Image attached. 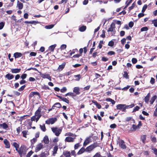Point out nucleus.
I'll list each match as a JSON object with an SVG mask.
<instances>
[{"label": "nucleus", "instance_id": "nucleus-30", "mask_svg": "<svg viewBox=\"0 0 157 157\" xmlns=\"http://www.w3.org/2000/svg\"><path fill=\"white\" fill-rule=\"evenodd\" d=\"M38 94V93L37 92H31L29 95V97L30 98L33 97L34 95Z\"/></svg>", "mask_w": 157, "mask_h": 157}, {"label": "nucleus", "instance_id": "nucleus-56", "mask_svg": "<svg viewBox=\"0 0 157 157\" xmlns=\"http://www.w3.org/2000/svg\"><path fill=\"white\" fill-rule=\"evenodd\" d=\"M132 63H136L137 62V60L136 58H133L132 60Z\"/></svg>", "mask_w": 157, "mask_h": 157}, {"label": "nucleus", "instance_id": "nucleus-55", "mask_svg": "<svg viewBox=\"0 0 157 157\" xmlns=\"http://www.w3.org/2000/svg\"><path fill=\"white\" fill-rule=\"evenodd\" d=\"M115 54V52L113 51H109L108 53V54L109 56H111L112 55H114Z\"/></svg>", "mask_w": 157, "mask_h": 157}, {"label": "nucleus", "instance_id": "nucleus-4", "mask_svg": "<svg viewBox=\"0 0 157 157\" xmlns=\"http://www.w3.org/2000/svg\"><path fill=\"white\" fill-rule=\"evenodd\" d=\"M97 144H92L87 147L86 149V151L90 152L93 149L97 147Z\"/></svg>", "mask_w": 157, "mask_h": 157}, {"label": "nucleus", "instance_id": "nucleus-15", "mask_svg": "<svg viewBox=\"0 0 157 157\" xmlns=\"http://www.w3.org/2000/svg\"><path fill=\"white\" fill-rule=\"evenodd\" d=\"M115 28V24L114 23H112L110 27L108 30V32H113Z\"/></svg>", "mask_w": 157, "mask_h": 157}, {"label": "nucleus", "instance_id": "nucleus-40", "mask_svg": "<svg viewBox=\"0 0 157 157\" xmlns=\"http://www.w3.org/2000/svg\"><path fill=\"white\" fill-rule=\"evenodd\" d=\"M1 126L2 127L5 129H6L8 127V125L5 123H3L2 124H1Z\"/></svg>", "mask_w": 157, "mask_h": 157}, {"label": "nucleus", "instance_id": "nucleus-2", "mask_svg": "<svg viewBox=\"0 0 157 157\" xmlns=\"http://www.w3.org/2000/svg\"><path fill=\"white\" fill-rule=\"evenodd\" d=\"M51 129L53 132L57 136H58L60 134L62 131V129L57 127H52L51 128Z\"/></svg>", "mask_w": 157, "mask_h": 157}, {"label": "nucleus", "instance_id": "nucleus-42", "mask_svg": "<svg viewBox=\"0 0 157 157\" xmlns=\"http://www.w3.org/2000/svg\"><path fill=\"white\" fill-rule=\"evenodd\" d=\"M147 5H145L143 7L142 10V13H144L146 10L147 9Z\"/></svg>", "mask_w": 157, "mask_h": 157}, {"label": "nucleus", "instance_id": "nucleus-27", "mask_svg": "<svg viewBox=\"0 0 157 157\" xmlns=\"http://www.w3.org/2000/svg\"><path fill=\"white\" fill-rule=\"evenodd\" d=\"M12 145L15 148L17 151L18 150V148L19 147V145L16 143L14 142L12 144Z\"/></svg>", "mask_w": 157, "mask_h": 157}, {"label": "nucleus", "instance_id": "nucleus-34", "mask_svg": "<svg viewBox=\"0 0 157 157\" xmlns=\"http://www.w3.org/2000/svg\"><path fill=\"white\" fill-rule=\"evenodd\" d=\"M106 100L107 101L111 102L112 104L113 105L114 104L115 102L114 100L110 98H106Z\"/></svg>", "mask_w": 157, "mask_h": 157}, {"label": "nucleus", "instance_id": "nucleus-48", "mask_svg": "<svg viewBox=\"0 0 157 157\" xmlns=\"http://www.w3.org/2000/svg\"><path fill=\"white\" fill-rule=\"evenodd\" d=\"M135 3H133L131 6L129 7V8H128V9L129 10H131L135 6Z\"/></svg>", "mask_w": 157, "mask_h": 157}, {"label": "nucleus", "instance_id": "nucleus-10", "mask_svg": "<svg viewBox=\"0 0 157 157\" xmlns=\"http://www.w3.org/2000/svg\"><path fill=\"white\" fill-rule=\"evenodd\" d=\"M43 147V145L41 143H39L36 146L35 151L37 152L42 149Z\"/></svg>", "mask_w": 157, "mask_h": 157}, {"label": "nucleus", "instance_id": "nucleus-37", "mask_svg": "<svg viewBox=\"0 0 157 157\" xmlns=\"http://www.w3.org/2000/svg\"><path fill=\"white\" fill-rule=\"evenodd\" d=\"M63 154L65 157H70V153L69 151H66Z\"/></svg>", "mask_w": 157, "mask_h": 157}, {"label": "nucleus", "instance_id": "nucleus-28", "mask_svg": "<svg viewBox=\"0 0 157 157\" xmlns=\"http://www.w3.org/2000/svg\"><path fill=\"white\" fill-rule=\"evenodd\" d=\"M65 136H72V137H76V136L74 134H73L71 132H67L66 133L65 135Z\"/></svg>", "mask_w": 157, "mask_h": 157}, {"label": "nucleus", "instance_id": "nucleus-20", "mask_svg": "<svg viewBox=\"0 0 157 157\" xmlns=\"http://www.w3.org/2000/svg\"><path fill=\"white\" fill-rule=\"evenodd\" d=\"M11 71L12 73H18L20 72L21 71V69H11Z\"/></svg>", "mask_w": 157, "mask_h": 157}, {"label": "nucleus", "instance_id": "nucleus-43", "mask_svg": "<svg viewBox=\"0 0 157 157\" xmlns=\"http://www.w3.org/2000/svg\"><path fill=\"white\" fill-rule=\"evenodd\" d=\"M135 106V105L134 104H132L131 105H125V107H126V109H127L128 108H131Z\"/></svg>", "mask_w": 157, "mask_h": 157}, {"label": "nucleus", "instance_id": "nucleus-7", "mask_svg": "<svg viewBox=\"0 0 157 157\" xmlns=\"http://www.w3.org/2000/svg\"><path fill=\"white\" fill-rule=\"evenodd\" d=\"M56 121V118H51L46 120L45 121V122L46 124H53Z\"/></svg>", "mask_w": 157, "mask_h": 157}, {"label": "nucleus", "instance_id": "nucleus-51", "mask_svg": "<svg viewBox=\"0 0 157 157\" xmlns=\"http://www.w3.org/2000/svg\"><path fill=\"white\" fill-rule=\"evenodd\" d=\"M139 109H140V107L138 106H137L134 108L133 110V112H135L138 110Z\"/></svg>", "mask_w": 157, "mask_h": 157}, {"label": "nucleus", "instance_id": "nucleus-49", "mask_svg": "<svg viewBox=\"0 0 157 157\" xmlns=\"http://www.w3.org/2000/svg\"><path fill=\"white\" fill-rule=\"evenodd\" d=\"M67 45L66 44H62L61 46L60 49L61 50H63L66 48Z\"/></svg>", "mask_w": 157, "mask_h": 157}, {"label": "nucleus", "instance_id": "nucleus-38", "mask_svg": "<svg viewBox=\"0 0 157 157\" xmlns=\"http://www.w3.org/2000/svg\"><path fill=\"white\" fill-rule=\"evenodd\" d=\"M37 141L36 138H33V139L31 140V144L33 145Z\"/></svg>", "mask_w": 157, "mask_h": 157}, {"label": "nucleus", "instance_id": "nucleus-39", "mask_svg": "<svg viewBox=\"0 0 157 157\" xmlns=\"http://www.w3.org/2000/svg\"><path fill=\"white\" fill-rule=\"evenodd\" d=\"M53 106L57 108H60L61 107V105L60 103L57 102Z\"/></svg>", "mask_w": 157, "mask_h": 157}, {"label": "nucleus", "instance_id": "nucleus-59", "mask_svg": "<svg viewBox=\"0 0 157 157\" xmlns=\"http://www.w3.org/2000/svg\"><path fill=\"white\" fill-rule=\"evenodd\" d=\"M155 79L152 77L151 78V79L150 80L151 83V84H153L155 83Z\"/></svg>", "mask_w": 157, "mask_h": 157}, {"label": "nucleus", "instance_id": "nucleus-24", "mask_svg": "<svg viewBox=\"0 0 157 157\" xmlns=\"http://www.w3.org/2000/svg\"><path fill=\"white\" fill-rule=\"evenodd\" d=\"M157 98V96L156 95H155L153 96L151 99L150 101V102L151 104H152L155 100Z\"/></svg>", "mask_w": 157, "mask_h": 157}, {"label": "nucleus", "instance_id": "nucleus-36", "mask_svg": "<svg viewBox=\"0 0 157 157\" xmlns=\"http://www.w3.org/2000/svg\"><path fill=\"white\" fill-rule=\"evenodd\" d=\"M40 128L41 129L43 132H45L46 130V128H45V126L44 124L43 125H40Z\"/></svg>", "mask_w": 157, "mask_h": 157}, {"label": "nucleus", "instance_id": "nucleus-22", "mask_svg": "<svg viewBox=\"0 0 157 157\" xmlns=\"http://www.w3.org/2000/svg\"><path fill=\"white\" fill-rule=\"evenodd\" d=\"M43 141L44 142L45 144H47L49 142V140L48 139V138L47 136H45L43 139Z\"/></svg>", "mask_w": 157, "mask_h": 157}, {"label": "nucleus", "instance_id": "nucleus-16", "mask_svg": "<svg viewBox=\"0 0 157 157\" xmlns=\"http://www.w3.org/2000/svg\"><path fill=\"white\" fill-rule=\"evenodd\" d=\"M22 55L21 53L16 52L14 54L13 56L15 58H17L21 57Z\"/></svg>", "mask_w": 157, "mask_h": 157}, {"label": "nucleus", "instance_id": "nucleus-29", "mask_svg": "<svg viewBox=\"0 0 157 157\" xmlns=\"http://www.w3.org/2000/svg\"><path fill=\"white\" fill-rule=\"evenodd\" d=\"M93 102L94 104L96 105V106L98 109H100L101 108V105L99 104L97 101H93Z\"/></svg>", "mask_w": 157, "mask_h": 157}, {"label": "nucleus", "instance_id": "nucleus-23", "mask_svg": "<svg viewBox=\"0 0 157 157\" xmlns=\"http://www.w3.org/2000/svg\"><path fill=\"white\" fill-rule=\"evenodd\" d=\"M90 142V139L89 138H87L86 139L84 143H83V145L84 146H86Z\"/></svg>", "mask_w": 157, "mask_h": 157}, {"label": "nucleus", "instance_id": "nucleus-50", "mask_svg": "<svg viewBox=\"0 0 157 157\" xmlns=\"http://www.w3.org/2000/svg\"><path fill=\"white\" fill-rule=\"evenodd\" d=\"M67 90V88L65 87H64L61 89L60 91L62 93H63L65 92Z\"/></svg>", "mask_w": 157, "mask_h": 157}, {"label": "nucleus", "instance_id": "nucleus-9", "mask_svg": "<svg viewBox=\"0 0 157 157\" xmlns=\"http://www.w3.org/2000/svg\"><path fill=\"white\" fill-rule=\"evenodd\" d=\"M76 137H71L69 136L67 137L65 139V141L67 142H73L75 139Z\"/></svg>", "mask_w": 157, "mask_h": 157}, {"label": "nucleus", "instance_id": "nucleus-60", "mask_svg": "<svg viewBox=\"0 0 157 157\" xmlns=\"http://www.w3.org/2000/svg\"><path fill=\"white\" fill-rule=\"evenodd\" d=\"M132 128L134 130H136V129L139 128L138 126L136 125H135L133 124L132 126Z\"/></svg>", "mask_w": 157, "mask_h": 157}, {"label": "nucleus", "instance_id": "nucleus-6", "mask_svg": "<svg viewBox=\"0 0 157 157\" xmlns=\"http://www.w3.org/2000/svg\"><path fill=\"white\" fill-rule=\"evenodd\" d=\"M117 142L119 143L120 147L124 149L126 148V146L123 140L119 139V141H117Z\"/></svg>", "mask_w": 157, "mask_h": 157}, {"label": "nucleus", "instance_id": "nucleus-13", "mask_svg": "<svg viewBox=\"0 0 157 157\" xmlns=\"http://www.w3.org/2000/svg\"><path fill=\"white\" fill-rule=\"evenodd\" d=\"M17 6L18 7L19 9L21 10L23 8V5L22 3L18 0L17 1Z\"/></svg>", "mask_w": 157, "mask_h": 157}, {"label": "nucleus", "instance_id": "nucleus-61", "mask_svg": "<svg viewBox=\"0 0 157 157\" xmlns=\"http://www.w3.org/2000/svg\"><path fill=\"white\" fill-rule=\"evenodd\" d=\"M27 75L25 74H24L21 76V78L22 79H24L26 78Z\"/></svg>", "mask_w": 157, "mask_h": 157}, {"label": "nucleus", "instance_id": "nucleus-64", "mask_svg": "<svg viewBox=\"0 0 157 157\" xmlns=\"http://www.w3.org/2000/svg\"><path fill=\"white\" fill-rule=\"evenodd\" d=\"M125 34V32L123 31H121L120 32V35L121 36H123Z\"/></svg>", "mask_w": 157, "mask_h": 157}, {"label": "nucleus", "instance_id": "nucleus-57", "mask_svg": "<svg viewBox=\"0 0 157 157\" xmlns=\"http://www.w3.org/2000/svg\"><path fill=\"white\" fill-rule=\"evenodd\" d=\"M25 85H23L21 86L20 88H19L18 89V91H20L23 90L25 88Z\"/></svg>", "mask_w": 157, "mask_h": 157}, {"label": "nucleus", "instance_id": "nucleus-46", "mask_svg": "<svg viewBox=\"0 0 157 157\" xmlns=\"http://www.w3.org/2000/svg\"><path fill=\"white\" fill-rule=\"evenodd\" d=\"M114 42L113 41H111L109 42L108 45L109 46L112 47L114 45Z\"/></svg>", "mask_w": 157, "mask_h": 157}, {"label": "nucleus", "instance_id": "nucleus-5", "mask_svg": "<svg viewBox=\"0 0 157 157\" xmlns=\"http://www.w3.org/2000/svg\"><path fill=\"white\" fill-rule=\"evenodd\" d=\"M40 76L44 78H47L50 81H51V77L49 74L47 73L43 74L41 72H39Z\"/></svg>", "mask_w": 157, "mask_h": 157}, {"label": "nucleus", "instance_id": "nucleus-41", "mask_svg": "<svg viewBox=\"0 0 157 157\" xmlns=\"http://www.w3.org/2000/svg\"><path fill=\"white\" fill-rule=\"evenodd\" d=\"M148 30V28L146 27H142L140 31L141 32L147 31Z\"/></svg>", "mask_w": 157, "mask_h": 157}, {"label": "nucleus", "instance_id": "nucleus-26", "mask_svg": "<svg viewBox=\"0 0 157 157\" xmlns=\"http://www.w3.org/2000/svg\"><path fill=\"white\" fill-rule=\"evenodd\" d=\"M74 77L76 78L75 80L76 81H79L80 79L81 78V76L80 74H79L76 75H75L74 76Z\"/></svg>", "mask_w": 157, "mask_h": 157}, {"label": "nucleus", "instance_id": "nucleus-18", "mask_svg": "<svg viewBox=\"0 0 157 157\" xmlns=\"http://www.w3.org/2000/svg\"><path fill=\"white\" fill-rule=\"evenodd\" d=\"M6 78L8 80H11L14 78V76L12 74L9 73L6 75Z\"/></svg>", "mask_w": 157, "mask_h": 157}, {"label": "nucleus", "instance_id": "nucleus-21", "mask_svg": "<svg viewBox=\"0 0 157 157\" xmlns=\"http://www.w3.org/2000/svg\"><path fill=\"white\" fill-rule=\"evenodd\" d=\"M56 46V44L52 45L49 47L48 49L50 51L52 52L54 50V49H55Z\"/></svg>", "mask_w": 157, "mask_h": 157}, {"label": "nucleus", "instance_id": "nucleus-11", "mask_svg": "<svg viewBox=\"0 0 157 157\" xmlns=\"http://www.w3.org/2000/svg\"><path fill=\"white\" fill-rule=\"evenodd\" d=\"M3 142L5 145V147L7 148H9L10 147V144L9 141L6 139H5L3 140Z\"/></svg>", "mask_w": 157, "mask_h": 157}, {"label": "nucleus", "instance_id": "nucleus-14", "mask_svg": "<svg viewBox=\"0 0 157 157\" xmlns=\"http://www.w3.org/2000/svg\"><path fill=\"white\" fill-rule=\"evenodd\" d=\"M58 149V147L57 146H55L53 148V151H52V155L53 156H55L56 154L57 153V151Z\"/></svg>", "mask_w": 157, "mask_h": 157}, {"label": "nucleus", "instance_id": "nucleus-25", "mask_svg": "<svg viewBox=\"0 0 157 157\" xmlns=\"http://www.w3.org/2000/svg\"><path fill=\"white\" fill-rule=\"evenodd\" d=\"M85 151H86V149L82 147L79 151L78 153V155L81 154L83 153Z\"/></svg>", "mask_w": 157, "mask_h": 157}, {"label": "nucleus", "instance_id": "nucleus-54", "mask_svg": "<svg viewBox=\"0 0 157 157\" xmlns=\"http://www.w3.org/2000/svg\"><path fill=\"white\" fill-rule=\"evenodd\" d=\"M33 152L32 151H30L27 155V157H30L33 154Z\"/></svg>", "mask_w": 157, "mask_h": 157}, {"label": "nucleus", "instance_id": "nucleus-33", "mask_svg": "<svg viewBox=\"0 0 157 157\" xmlns=\"http://www.w3.org/2000/svg\"><path fill=\"white\" fill-rule=\"evenodd\" d=\"M146 136L145 135H143L141 136V140L144 143H145V140L146 139Z\"/></svg>", "mask_w": 157, "mask_h": 157}, {"label": "nucleus", "instance_id": "nucleus-35", "mask_svg": "<svg viewBox=\"0 0 157 157\" xmlns=\"http://www.w3.org/2000/svg\"><path fill=\"white\" fill-rule=\"evenodd\" d=\"M54 26V25H46L45 28L47 29H50L52 28Z\"/></svg>", "mask_w": 157, "mask_h": 157}, {"label": "nucleus", "instance_id": "nucleus-12", "mask_svg": "<svg viewBox=\"0 0 157 157\" xmlns=\"http://www.w3.org/2000/svg\"><path fill=\"white\" fill-rule=\"evenodd\" d=\"M80 88L78 87H75L74 88L73 91L76 95H79L80 94Z\"/></svg>", "mask_w": 157, "mask_h": 157}, {"label": "nucleus", "instance_id": "nucleus-45", "mask_svg": "<svg viewBox=\"0 0 157 157\" xmlns=\"http://www.w3.org/2000/svg\"><path fill=\"white\" fill-rule=\"evenodd\" d=\"M152 22L153 24H154V25L155 26L157 27V21L155 20H153L152 21Z\"/></svg>", "mask_w": 157, "mask_h": 157}, {"label": "nucleus", "instance_id": "nucleus-1", "mask_svg": "<svg viewBox=\"0 0 157 157\" xmlns=\"http://www.w3.org/2000/svg\"><path fill=\"white\" fill-rule=\"evenodd\" d=\"M27 150L26 147L23 145L21 146L19 149H18L17 151L19 153L20 156L22 157L23 155H25L26 154Z\"/></svg>", "mask_w": 157, "mask_h": 157}, {"label": "nucleus", "instance_id": "nucleus-62", "mask_svg": "<svg viewBox=\"0 0 157 157\" xmlns=\"http://www.w3.org/2000/svg\"><path fill=\"white\" fill-rule=\"evenodd\" d=\"M132 1V0H130V1L128 2H126V6L125 7H127L131 3Z\"/></svg>", "mask_w": 157, "mask_h": 157}, {"label": "nucleus", "instance_id": "nucleus-63", "mask_svg": "<svg viewBox=\"0 0 157 157\" xmlns=\"http://www.w3.org/2000/svg\"><path fill=\"white\" fill-rule=\"evenodd\" d=\"M38 157H46L45 154L44 153H42L40 155H38Z\"/></svg>", "mask_w": 157, "mask_h": 157}, {"label": "nucleus", "instance_id": "nucleus-19", "mask_svg": "<svg viewBox=\"0 0 157 157\" xmlns=\"http://www.w3.org/2000/svg\"><path fill=\"white\" fill-rule=\"evenodd\" d=\"M58 97L62 101L67 103H69V101L66 98L62 97L60 96H58Z\"/></svg>", "mask_w": 157, "mask_h": 157}, {"label": "nucleus", "instance_id": "nucleus-8", "mask_svg": "<svg viewBox=\"0 0 157 157\" xmlns=\"http://www.w3.org/2000/svg\"><path fill=\"white\" fill-rule=\"evenodd\" d=\"M117 109H122L123 111H126V107L125 104H118L116 106Z\"/></svg>", "mask_w": 157, "mask_h": 157}, {"label": "nucleus", "instance_id": "nucleus-47", "mask_svg": "<svg viewBox=\"0 0 157 157\" xmlns=\"http://www.w3.org/2000/svg\"><path fill=\"white\" fill-rule=\"evenodd\" d=\"M123 76L126 79L128 78V75L127 73L126 72H124Z\"/></svg>", "mask_w": 157, "mask_h": 157}, {"label": "nucleus", "instance_id": "nucleus-31", "mask_svg": "<svg viewBox=\"0 0 157 157\" xmlns=\"http://www.w3.org/2000/svg\"><path fill=\"white\" fill-rule=\"evenodd\" d=\"M149 97H150V93H149L145 97V98H144V101H145V102H148L149 100Z\"/></svg>", "mask_w": 157, "mask_h": 157}, {"label": "nucleus", "instance_id": "nucleus-17", "mask_svg": "<svg viewBox=\"0 0 157 157\" xmlns=\"http://www.w3.org/2000/svg\"><path fill=\"white\" fill-rule=\"evenodd\" d=\"M66 64L65 63H62L61 65H59L58 68V70L59 71H61L63 69L64 67Z\"/></svg>", "mask_w": 157, "mask_h": 157}, {"label": "nucleus", "instance_id": "nucleus-58", "mask_svg": "<svg viewBox=\"0 0 157 157\" xmlns=\"http://www.w3.org/2000/svg\"><path fill=\"white\" fill-rule=\"evenodd\" d=\"M22 133L23 134V136L24 137H26V135L27 134V132L26 131H22Z\"/></svg>", "mask_w": 157, "mask_h": 157}, {"label": "nucleus", "instance_id": "nucleus-3", "mask_svg": "<svg viewBox=\"0 0 157 157\" xmlns=\"http://www.w3.org/2000/svg\"><path fill=\"white\" fill-rule=\"evenodd\" d=\"M41 111V108L39 107L35 113V115L37 117L36 118V122H37L41 116V115L40 113Z\"/></svg>", "mask_w": 157, "mask_h": 157}, {"label": "nucleus", "instance_id": "nucleus-32", "mask_svg": "<svg viewBox=\"0 0 157 157\" xmlns=\"http://www.w3.org/2000/svg\"><path fill=\"white\" fill-rule=\"evenodd\" d=\"M86 29V27L85 26H82L79 28V30L81 32L85 31Z\"/></svg>", "mask_w": 157, "mask_h": 157}, {"label": "nucleus", "instance_id": "nucleus-44", "mask_svg": "<svg viewBox=\"0 0 157 157\" xmlns=\"http://www.w3.org/2000/svg\"><path fill=\"white\" fill-rule=\"evenodd\" d=\"M67 95L70 96L72 97H74L75 96V95H74V94L71 92L68 93L65 95V96H67Z\"/></svg>", "mask_w": 157, "mask_h": 157}, {"label": "nucleus", "instance_id": "nucleus-52", "mask_svg": "<svg viewBox=\"0 0 157 157\" xmlns=\"http://www.w3.org/2000/svg\"><path fill=\"white\" fill-rule=\"evenodd\" d=\"M5 24L3 22H1L0 23V30L2 29L4 26Z\"/></svg>", "mask_w": 157, "mask_h": 157}, {"label": "nucleus", "instance_id": "nucleus-53", "mask_svg": "<svg viewBox=\"0 0 157 157\" xmlns=\"http://www.w3.org/2000/svg\"><path fill=\"white\" fill-rule=\"evenodd\" d=\"M101 155L99 152H97L93 156V157H100Z\"/></svg>", "mask_w": 157, "mask_h": 157}]
</instances>
